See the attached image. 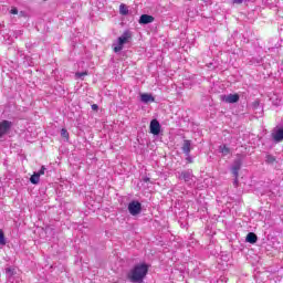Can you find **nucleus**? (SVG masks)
I'll list each match as a JSON object with an SVG mask.
<instances>
[{"label":"nucleus","mask_w":283,"mask_h":283,"mask_svg":"<svg viewBox=\"0 0 283 283\" xmlns=\"http://www.w3.org/2000/svg\"><path fill=\"white\" fill-rule=\"evenodd\" d=\"M148 272H149V266H147V264L145 263L137 264L128 273V280H130V282L140 283L143 282V280H145Z\"/></svg>","instance_id":"f257e3e1"},{"label":"nucleus","mask_w":283,"mask_h":283,"mask_svg":"<svg viewBox=\"0 0 283 283\" xmlns=\"http://www.w3.org/2000/svg\"><path fill=\"white\" fill-rule=\"evenodd\" d=\"M132 41V31H125L118 39L117 43L113 44V50L115 53L122 52L123 51V45L125 43H129Z\"/></svg>","instance_id":"f03ea898"},{"label":"nucleus","mask_w":283,"mask_h":283,"mask_svg":"<svg viewBox=\"0 0 283 283\" xmlns=\"http://www.w3.org/2000/svg\"><path fill=\"white\" fill-rule=\"evenodd\" d=\"M177 178L179 180H184L185 182H187V185H191L193 182V170L188 169L181 172H177Z\"/></svg>","instance_id":"7ed1b4c3"},{"label":"nucleus","mask_w":283,"mask_h":283,"mask_svg":"<svg viewBox=\"0 0 283 283\" xmlns=\"http://www.w3.org/2000/svg\"><path fill=\"white\" fill-rule=\"evenodd\" d=\"M128 211L130 216H138L143 211V205L139 201H132L128 203Z\"/></svg>","instance_id":"20e7f679"},{"label":"nucleus","mask_w":283,"mask_h":283,"mask_svg":"<svg viewBox=\"0 0 283 283\" xmlns=\"http://www.w3.org/2000/svg\"><path fill=\"white\" fill-rule=\"evenodd\" d=\"M11 127H12V122L6 120V119L2 120L0 123V138H3V136H6L8 132H10Z\"/></svg>","instance_id":"39448f33"},{"label":"nucleus","mask_w":283,"mask_h":283,"mask_svg":"<svg viewBox=\"0 0 283 283\" xmlns=\"http://www.w3.org/2000/svg\"><path fill=\"white\" fill-rule=\"evenodd\" d=\"M271 138L274 143H282V140H283V127L274 128L271 133Z\"/></svg>","instance_id":"423d86ee"},{"label":"nucleus","mask_w":283,"mask_h":283,"mask_svg":"<svg viewBox=\"0 0 283 283\" xmlns=\"http://www.w3.org/2000/svg\"><path fill=\"white\" fill-rule=\"evenodd\" d=\"M150 134H153L154 136H158L160 134V122H158V119H153L150 122Z\"/></svg>","instance_id":"0eeeda50"},{"label":"nucleus","mask_w":283,"mask_h":283,"mask_svg":"<svg viewBox=\"0 0 283 283\" xmlns=\"http://www.w3.org/2000/svg\"><path fill=\"white\" fill-rule=\"evenodd\" d=\"M221 101H223V103H238V101H240V95L238 94H229V95H221Z\"/></svg>","instance_id":"6e6552de"},{"label":"nucleus","mask_w":283,"mask_h":283,"mask_svg":"<svg viewBox=\"0 0 283 283\" xmlns=\"http://www.w3.org/2000/svg\"><path fill=\"white\" fill-rule=\"evenodd\" d=\"M240 169H242V159H235L232 165V175L234 178H238Z\"/></svg>","instance_id":"1a4fd4ad"},{"label":"nucleus","mask_w":283,"mask_h":283,"mask_svg":"<svg viewBox=\"0 0 283 283\" xmlns=\"http://www.w3.org/2000/svg\"><path fill=\"white\" fill-rule=\"evenodd\" d=\"M140 25H147L149 23H154V15L142 14L139 18Z\"/></svg>","instance_id":"9d476101"},{"label":"nucleus","mask_w":283,"mask_h":283,"mask_svg":"<svg viewBox=\"0 0 283 283\" xmlns=\"http://www.w3.org/2000/svg\"><path fill=\"white\" fill-rule=\"evenodd\" d=\"M181 149L186 156H189L191 154V140L185 139Z\"/></svg>","instance_id":"9b49d317"},{"label":"nucleus","mask_w":283,"mask_h":283,"mask_svg":"<svg viewBox=\"0 0 283 283\" xmlns=\"http://www.w3.org/2000/svg\"><path fill=\"white\" fill-rule=\"evenodd\" d=\"M140 101H142V103H154V101H156V98H154V95H151V94L144 93L140 96Z\"/></svg>","instance_id":"f8f14e48"},{"label":"nucleus","mask_w":283,"mask_h":283,"mask_svg":"<svg viewBox=\"0 0 283 283\" xmlns=\"http://www.w3.org/2000/svg\"><path fill=\"white\" fill-rule=\"evenodd\" d=\"M245 242H249L250 244H255V242H258V234L254 232H249L245 238Z\"/></svg>","instance_id":"ddd939ff"},{"label":"nucleus","mask_w":283,"mask_h":283,"mask_svg":"<svg viewBox=\"0 0 283 283\" xmlns=\"http://www.w3.org/2000/svg\"><path fill=\"white\" fill-rule=\"evenodd\" d=\"M219 153L222 154V156H229L231 154V148L227 147V145H220Z\"/></svg>","instance_id":"4468645a"},{"label":"nucleus","mask_w":283,"mask_h":283,"mask_svg":"<svg viewBox=\"0 0 283 283\" xmlns=\"http://www.w3.org/2000/svg\"><path fill=\"white\" fill-rule=\"evenodd\" d=\"M119 14H122L123 17H127L129 14V8L126 7L125 3H122L119 6Z\"/></svg>","instance_id":"2eb2a0df"},{"label":"nucleus","mask_w":283,"mask_h":283,"mask_svg":"<svg viewBox=\"0 0 283 283\" xmlns=\"http://www.w3.org/2000/svg\"><path fill=\"white\" fill-rule=\"evenodd\" d=\"M40 180H41V177H40L36 172H34V174L31 176V178H30V182H31L32 185H39Z\"/></svg>","instance_id":"dca6fc26"},{"label":"nucleus","mask_w":283,"mask_h":283,"mask_svg":"<svg viewBox=\"0 0 283 283\" xmlns=\"http://www.w3.org/2000/svg\"><path fill=\"white\" fill-rule=\"evenodd\" d=\"M265 163H266L268 165H273V163H275V156H273V155H266V157H265Z\"/></svg>","instance_id":"f3484780"},{"label":"nucleus","mask_w":283,"mask_h":283,"mask_svg":"<svg viewBox=\"0 0 283 283\" xmlns=\"http://www.w3.org/2000/svg\"><path fill=\"white\" fill-rule=\"evenodd\" d=\"M61 136H62V138H66V140L70 139V133H67V129H65V128L61 129Z\"/></svg>","instance_id":"a211bd4d"},{"label":"nucleus","mask_w":283,"mask_h":283,"mask_svg":"<svg viewBox=\"0 0 283 283\" xmlns=\"http://www.w3.org/2000/svg\"><path fill=\"white\" fill-rule=\"evenodd\" d=\"M0 244H6V234H3V230H0Z\"/></svg>","instance_id":"6ab92c4d"},{"label":"nucleus","mask_w":283,"mask_h":283,"mask_svg":"<svg viewBox=\"0 0 283 283\" xmlns=\"http://www.w3.org/2000/svg\"><path fill=\"white\" fill-rule=\"evenodd\" d=\"M35 174L40 177L43 176L45 174V166H42L41 169Z\"/></svg>","instance_id":"aec40b11"},{"label":"nucleus","mask_w":283,"mask_h":283,"mask_svg":"<svg viewBox=\"0 0 283 283\" xmlns=\"http://www.w3.org/2000/svg\"><path fill=\"white\" fill-rule=\"evenodd\" d=\"M77 78H83V76H87V72L76 73Z\"/></svg>","instance_id":"412c9836"},{"label":"nucleus","mask_w":283,"mask_h":283,"mask_svg":"<svg viewBox=\"0 0 283 283\" xmlns=\"http://www.w3.org/2000/svg\"><path fill=\"white\" fill-rule=\"evenodd\" d=\"M10 13H11V14H19V9H17L15 7H13V8L10 10Z\"/></svg>","instance_id":"4be33fe9"},{"label":"nucleus","mask_w":283,"mask_h":283,"mask_svg":"<svg viewBox=\"0 0 283 283\" xmlns=\"http://www.w3.org/2000/svg\"><path fill=\"white\" fill-rule=\"evenodd\" d=\"M232 2L235 3L237 6H240L244 3V0H232Z\"/></svg>","instance_id":"5701e85b"},{"label":"nucleus","mask_w":283,"mask_h":283,"mask_svg":"<svg viewBox=\"0 0 283 283\" xmlns=\"http://www.w3.org/2000/svg\"><path fill=\"white\" fill-rule=\"evenodd\" d=\"M186 156H187L186 160H188V163H193V159L191 158V154L186 155Z\"/></svg>","instance_id":"b1692460"},{"label":"nucleus","mask_w":283,"mask_h":283,"mask_svg":"<svg viewBox=\"0 0 283 283\" xmlns=\"http://www.w3.org/2000/svg\"><path fill=\"white\" fill-rule=\"evenodd\" d=\"M258 107H260V102H254L253 103V109H258Z\"/></svg>","instance_id":"393cba45"},{"label":"nucleus","mask_w":283,"mask_h":283,"mask_svg":"<svg viewBox=\"0 0 283 283\" xmlns=\"http://www.w3.org/2000/svg\"><path fill=\"white\" fill-rule=\"evenodd\" d=\"M92 109H94V111L98 109V105L93 104V105H92Z\"/></svg>","instance_id":"a878e982"},{"label":"nucleus","mask_w":283,"mask_h":283,"mask_svg":"<svg viewBox=\"0 0 283 283\" xmlns=\"http://www.w3.org/2000/svg\"><path fill=\"white\" fill-rule=\"evenodd\" d=\"M234 185H235V187H238V177H235V179H234Z\"/></svg>","instance_id":"bb28decb"},{"label":"nucleus","mask_w":283,"mask_h":283,"mask_svg":"<svg viewBox=\"0 0 283 283\" xmlns=\"http://www.w3.org/2000/svg\"><path fill=\"white\" fill-rule=\"evenodd\" d=\"M144 182H149V178H145V179H144Z\"/></svg>","instance_id":"cd10ccee"}]
</instances>
